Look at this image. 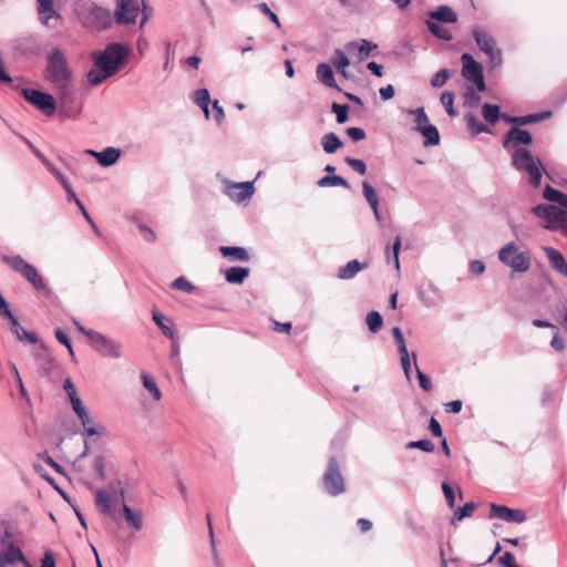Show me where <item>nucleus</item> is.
I'll return each instance as SVG.
<instances>
[{
    "mask_svg": "<svg viewBox=\"0 0 567 567\" xmlns=\"http://www.w3.org/2000/svg\"><path fill=\"white\" fill-rule=\"evenodd\" d=\"M130 48L118 42L107 44L103 51H93L91 58L94 68L87 73L89 83L96 86L114 75L125 63Z\"/></svg>",
    "mask_w": 567,
    "mask_h": 567,
    "instance_id": "nucleus-1",
    "label": "nucleus"
},
{
    "mask_svg": "<svg viewBox=\"0 0 567 567\" xmlns=\"http://www.w3.org/2000/svg\"><path fill=\"white\" fill-rule=\"evenodd\" d=\"M512 166L518 171L528 175L529 183L534 187H538L540 184L544 166L542 161L534 156L528 148L514 150L511 153Z\"/></svg>",
    "mask_w": 567,
    "mask_h": 567,
    "instance_id": "nucleus-2",
    "label": "nucleus"
},
{
    "mask_svg": "<svg viewBox=\"0 0 567 567\" xmlns=\"http://www.w3.org/2000/svg\"><path fill=\"white\" fill-rule=\"evenodd\" d=\"M43 75L54 86L72 82V71L61 49L55 48L48 54Z\"/></svg>",
    "mask_w": 567,
    "mask_h": 567,
    "instance_id": "nucleus-3",
    "label": "nucleus"
},
{
    "mask_svg": "<svg viewBox=\"0 0 567 567\" xmlns=\"http://www.w3.org/2000/svg\"><path fill=\"white\" fill-rule=\"evenodd\" d=\"M73 322H74L76 329L82 334H84L85 337L89 338L91 346L102 357L112 358V359H118L122 357L123 346L121 342L109 339L106 336H104L97 331L86 329L84 326H82L76 320H73Z\"/></svg>",
    "mask_w": 567,
    "mask_h": 567,
    "instance_id": "nucleus-4",
    "label": "nucleus"
},
{
    "mask_svg": "<svg viewBox=\"0 0 567 567\" xmlns=\"http://www.w3.org/2000/svg\"><path fill=\"white\" fill-rule=\"evenodd\" d=\"M472 37L478 49L488 58L492 69L503 65L502 49L497 47L496 39L492 34L480 27H475L472 30Z\"/></svg>",
    "mask_w": 567,
    "mask_h": 567,
    "instance_id": "nucleus-5",
    "label": "nucleus"
},
{
    "mask_svg": "<svg viewBox=\"0 0 567 567\" xmlns=\"http://www.w3.org/2000/svg\"><path fill=\"white\" fill-rule=\"evenodd\" d=\"M498 259L515 272H526L532 265L530 255L519 250L518 246L511 241L498 251Z\"/></svg>",
    "mask_w": 567,
    "mask_h": 567,
    "instance_id": "nucleus-6",
    "label": "nucleus"
},
{
    "mask_svg": "<svg viewBox=\"0 0 567 567\" xmlns=\"http://www.w3.org/2000/svg\"><path fill=\"white\" fill-rule=\"evenodd\" d=\"M223 193L233 202L243 203L248 200L255 194L254 182H231L228 178H221Z\"/></svg>",
    "mask_w": 567,
    "mask_h": 567,
    "instance_id": "nucleus-7",
    "label": "nucleus"
},
{
    "mask_svg": "<svg viewBox=\"0 0 567 567\" xmlns=\"http://www.w3.org/2000/svg\"><path fill=\"white\" fill-rule=\"evenodd\" d=\"M461 61L463 63V78L472 82L476 86L478 92L484 91L486 85L484 81L482 64L474 60V58L470 53H463L461 56Z\"/></svg>",
    "mask_w": 567,
    "mask_h": 567,
    "instance_id": "nucleus-8",
    "label": "nucleus"
},
{
    "mask_svg": "<svg viewBox=\"0 0 567 567\" xmlns=\"http://www.w3.org/2000/svg\"><path fill=\"white\" fill-rule=\"evenodd\" d=\"M323 486L330 495H339L346 491L344 480L334 457L329 460L328 470L323 475Z\"/></svg>",
    "mask_w": 567,
    "mask_h": 567,
    "instance_id": "nucleus-9",
    "label": "nucleus"
},
{
    "mask_svg": "<svg viewBox=\"0 0 567 567\" xmlns=\"http://www.w3.org/2000/svg\"><path fill=\"white\" fill-rule=\"evenodd\" d=\"M58 90V107L59 114L63 118L73 117L79 114V110L73 107L75 100V91L71 83H64L55 86Z\"/></svg>",
    "mask_w": 567,
    "mask_h": 567,
    "instance_id": "nucleus-10",
    "label": "nucleus"
},
{
    "mask_svg": "<svg viewBox=\"0 0 567 567\" xmlns=\"http://www.w3.org/2000/svg\"><path fill=\"white\" fill-rule=\"evenodd\" d=\"M38 16L42 24L58 30L63 23L62 16L54 8L53 0H38Z\"/></svg>",
    "mask_w": 567,
    "mask_h": 567,
    "instance_id": "nucleus-11",
    "label": "nucleus"
},
{
    "mask_svg": "<svg viewBox=\"0 0 567 567\" xmlns=\"http://www.w3.org/2000/svg\"><path fill=\"white\" fill-rule=\"evenodd\" d=\"M138 13L140 8L136 0H116L113 18L118 25H126L135 23Z\"/></svg>",
    "mask_w": 567,
    "mask_h": 567,
    "instance_id": "nucleus-12",
    "label": "nucleus"
},
{
    "mask_svg": "<svg viewBox=\"0 0 567 567\" xmlns=\"http://www.w3.org/2000/svg\"><path fill=\"white\" fill-rule=\"evenodd\" d=\"M4 544L6 540L2 539L3 549L0 550V567H32L18 546L12 544L6 546Z\"/></svg>",
    "mask_w": 567,
    "mask_h": 567,
    "instance_id": "nucleus-13",
    "label": "nucleus"
},
{
    "mask_svg": "<svg viewBox=\"0 0 567 567\" xmlns=\"http://www.w3.org/2000/svg\"><path fill=\"white\" fill-rule=\"evenodd\" d=\"M532 143L533 136L528 131L514 126L506 133L503 147L512 153L514 150L527 148Z\"/></svg>",
    "mask_w": 567,
    "mask_h": 567,
    "instance_id": "nucleus-14",
    "label": "nucleus"
},
{
    "mask_svg": "<svg viewBox=\"0 0 567 567\" xmlns=\"http://www.w3.org/2000/svg\"><path fill=\"white\" fill-rule=\"evenodd\" d=\"M0 258L3 264L10 267V269L21 275L35 286V267L33 265L27 262L20 255H2Z\"/></svg>",
    "mask_w": 567,
    "mask_h": 567,
    "instance_id": "nucleus-15",
    "label": "nucleus"
},
{
    "mask_svg": "<svg viewBox=\"0 0 567 567\" xmlns=\"http://www.w3.org/2000/svg\"><path fill=\"white\" fill-rule=\"evenodd\" d=\"M491 517H497L507 523H524L527 515L523 509H513L504 505H491Z\"/></svg>",
    "mask_w": 567,
    "mask_h": 567,
    "instance_id": "nucleus-16",
    "label": "nucleus"
},
{
    "mask_svg": "<svg viewBox=\"0 0 567 567\" xmlns=\"http://www.w3.org/2000/svg\"><path fill=\"white\" fill-rule=\"evenodd\" d=\"M85 153L95 157L102 167H110L120 159L122 151L120 148L110 146L101 152L86 150Z\"/></svg>",
    "mask_w": 567,
    "mask_h": 567,
    "instance_id": "nucleus-17",
    "label": "nucleus"
},
{
    "mask_svg": "<svg viewBox=\"0 0 567 567\" xmlns=\"http://www.w3.org/2000/svg\"><path fill=\"white\" fill-rule=\"evenodd\" d=\"M38 158L41 159V162L45 165L48 171L62 184L63 188L68 192L69 198L72 197L75 199L76 205L80 208L81 213H86L81 200L75 198L74 192L71 189L69 182L65 179V177L62 175V173L51 162H49L44 156H42L39 152H38Z\"/></svg>",
    "mask_w": 567,
    "mask_h": 567,
    "instance_id": "nucleus-18",
    "label": "nucleus"
},
{
    "mask_svg": "<svg viewBox=\"0 0 567 567\" xmlns=\"http://www.w3.org/2000/svg\"><path fill=\"white\" fill-rule=\"evenodd\" d=\"M377 48H378L377 44H374L365 39H361L358 41L348 42L344 47V50L349 54H353L357 52L359 54V61H363L367 56L370 55L371 51Z\"/></svg>",
    "mask_w": 567,
    "mask_h": 567,
    "instance_id": "nucleus-19",
    "label": "nucleus"
},
{
    "mask_svg": "<svg viewBox=\"0 0 567 567\" xmlns=\"http://www.w3.org/2000/svg\"><path fill=\"white\" fill-rule=\"evenodd\" d=\"M542 226L551 231H559L567 236V215H542Z\"/></svg>",
    "mask_w": 567,
    "mask_h": 567,
    "instance_id": "nucleus-20",
    "label": "nucleus"
},
{
    "mask_svg": "<svg viewBox=\"0 0 567 567\" xmlns=\"http://www.w3.org/2000/svg\"><path fill=\"white\" fill-rule=\"evenodd\" d=\"M419 299L425 307H433L441 299L439 288L431 281L419 289Z\"/></svg>",
    "mask_w": 567,
    "mask_h": 567,
    "instance_id": "nucleus-21",
    "label": "nucleus"
},
{
    "mask_svg": "<svg viewBox=\"0 0 567 567\" xmlns=\"http://www.w3.org/2000/svg\"><path fill=\"white\" fill-rule=\"evenodd\" d=\"M38 110L53 116L59 111L58 101L50 93L38 91Z\"/></svg>",
    "mask_w": 567,
    "mask_h": 567,
    "instance_id": "nucleus-22",
    "label": "nucleus"
},
{
    "mask_svg": "<svg viewBox=\"0 0 567 567\" xmlns=\"http://www.w3.org/2000/svg\"><path fill=\"white\" fill-rule=\"evenodd\" d=\"M544 251L551 267L559 274L567 277V261L565 260L564 256L558 250L551 247H545Z\"/></svg>",
    "mask_w": 567,
    "mask_h": 567,
    "instance_id": "nucleus-23",
    "label": "nucleus"
},
{
    "mask_svg": "<svg viewBox=\"0 0 567 567\" xmlns=\"http://www.w3.org/2000/svg\"><path fill=\"white\" fill-rule=\"evenodd\" d=\"M153 320L161 329L162 333L172 341L176 339V330L173 327V321L166 318L159 311H153Z\"/></svg>",
    "mask_w": 567,
    "mask_h": 567,
    "instance_id": "nucleus-24",
    "label": "nucleus"
},
{
    "mask_svg": "<svg viewBox=\"0 0 567 567\" xmlns=\"http://www.w3.org/2000/svg\"><path fill=\"white\" fill-rule=\"evenodd\" d=\"M12 45L18 53L29 54L35 48V38L32 33L22 34L13 40Z\"/></svg>",
    "mask_w": 567,
    "mask_h": 567,
    "instance_id": "nucleus-25",
    "label": "nucleus"
},
{
    "mask_svg": "<svg viewBox=\"0 0 567 567\" xmlns=\"http://www.w3.org/2000/svg\"><path fill=\"white\" fill-rule=\"evenodd\" d=\"M316 75L318 80L326 86L340 90L338 86L332 68L327 63H320L317 65Z\"/></svg>",
    "mask_w": 567,
    "mask_h": 567,
    "instance_id": "nucleus-26",
    "label": "nucleus"
},
{
    "mask_svg": "<svg viewBox=\"0 0 567 567\" xmlns=\"http://www.w3.org/2000/svg\"><path fill=\"white\" fill-rule=\"evenodd\" d=\"M9 365H10L11 370L16 371V381H17V384L19 388V396H20V399H22L24 401V403L27 405L25 409L23 410V413L32 416V400L23 384V381L20 377L19 370L13 362H10Z\"/></svg>",
    "mask_w": 567,
    "mask_h": 567,
    "instance_id": "nucleus-27",
    "label": "nucleus"
},
{
    "mask_svg": "<svg viewBox=\"0 0 567 567\" xmlns=\"http://www.w3.org/2000/svg\"><path fill=\"white\" fill-rule=\"evenodd\" d=\"M430 19L437 22L455 23L457 14L447 6H440L435 11L430 12Z\"/></svg>",
    "mask_w": 567,
    "mask_h": 567,
    "instance_id": "nucleus-28",
    "label": "nucleus"
},
{
    "mask_svg": "<svg viewBox=\"0 0 567 567\" xmlns=\"http://www.w3.org/2000/svg\"><path fill=\"white\" fill-rule=\"evenodd\" d=\"M219 251L224 257L230 258L231 260L248 261L250 258L248 251L243 247L221 246Z\"/></svg>",
    "mask_w": 567,
    "mask_h": 567,
    "instance_id": "nucleus-29",
    "label": "nucleus"
},
{
    "mask_svg": "<svg viewBox=\"0 0 567 567\" xmlns=\"http://www.w3.org/2000/svg\"><path fill=\"white\" fill-rule=\"evenodd\" d=\"M367 268V264H362L358 260H351L346 266L339 268L338 277L343 280L353 278L359 271Z\"/></svg>",
    "mask_w": 567,
    "mask_h": 567,
    "instance_id": "nucleus-30",
    "label": "nucleus"
},
{
    "mask_svg": "<svg viewBox=\"0 0 567 567\" xmlns=\"http://www.w3.org/2000/svg\"><path fill=\"white\" fill-rule=\"evenodd\" d=\"M9 320L11 323L12 332L20 341H28L31 344L35 343V332H29L23 327H21L16 316H12V318H9Z\"/></svg>",
    "mask_w": 567,
    "mask_h": 567,
    "instance_id": "nucleus-31",
    "label": "nucleus"
},
{
    "mask_svg": "<svg viewBox=\"0 0 567 567\" xmlns=\"http://www.w3.org/2000/svg\"><path fill=\"white\" fill-rule=\"evenodd\" d=\"M90 13L93 17V19L99 23V25L102 28L109 27L112 23V20H114L110 10L99 7V6H93L90 9Z\"/></svg>",
    "mask_w": 567,
    "mask_h": 567,
    "instance_id": "nucleus-32",
    "label": "nucleus"
},
{
    "mask_svg": "<svg viewBox=\"0 0 567 567\" xmlns=\"http://www.w3.org/2000/svg\"><path fill=\"white\" fill-rule=\"evenodd\" d=\"M249 275V268L230 267L225 271V278L229 284L241 285Z\"/></svg>",
    "mask_w": 567,
    "mask_h": 567,
    "instance_id": "nucleus-33",
    "label": "nucleus"
},
{
    "mask_svg": "<svg viewBox=\"0 0 567 567\" xmlns=\"http://www.w3.org/2000/svg\"><path fill=\"white\" fill-rule=\"evenodd\" d=\"M321 145L327 154H333L343 146V143L336 133L331 132L323 135Z\"/></svg>",
    "mask_w": 567,
    "mask_h": 567,
    "instance_id": "nucleus-34",
    "label": "nucleus"
},
{
    "mask_svg": "<svg viewBox=\"0 0 567 567\" xmlns=\"http://www.w3.org/2000/svg\"><path fill=\"white\" fill-rule=\"evenodd\" d=\"M193 101L197 106H199L204 111L206 118H209V91L207 89L196 90L193 95Z\"/></svg>",
    "mask_w": 567,
    "mask_h": 567,
    "instance_id": "nucleus-35",
    "label": "nucleus"
},
{
    "mask_svg": "<svg viewBox=\"0 0 567 567\" xmlns=\"http://www.w3.org/2000/svg\"><path fill=\"white\" fill-rule=\"evenodd\" d=\"M362 193L364 199L370 205L372 213H379V197L374 187L370 183L364 181L362 183Z\"/></svg>",
    "mask_w": 567,
    "mask_h": 567,
    "instance_id": "nucleus-36",
    "label": "nucleus"
},
{
    "mask_svg": "<svg viewBox=\"0 0 567 567\" xmlns=\"http://www.w3.org/2000/svg\"><path fill=\"white\" fill-rule=\"evenodd\" d=\"M482 116L488 124L494 125L501 120L502 113L497 105L484 103L482 105Z\"/></svg>",
    "mask_w": 567,
    "mask_h": 567,
    "instance_id": "nucleus-37",
    "label": "nucleus"
},
{
    "mask_svg": "<svg viewBox=\"0 0 567 567\" xmlns=\"http://www.w3.org/2000/svg\"><path fill=\"white\" fill-rule=\"evenodd\" d=\"M123 512L131 526L136 530H141L143 528V515L141 511H133L130 506L123 503Z\"/></svg>",
    "mask_w": 567,
    "mask_h": 567,
    "instance_id": "nucleus-38",
    "label": "nucleus"
},
{
    "mask_svg": "<svg viewBox=\"0 0 567 567\" xmlns=\"http://www.w3.org/2000/svg\"><path fill=\"white\" fill-rule=\"evenodd\" d=\"M419 133L425 138L424 146H435L440 144V133L434 125L427 124L425 127H422Z\"/></svg>",
    "mask_w": 567,
    "mask_h": 567,
    "instance_id": "nucleus-39",
    "label": "nucleus"
},
{
    "mask_svg": "<svg viewBox=\"0 0 567 567\" xmlns=\"http://www.w3.org/2000/svg\"><path fill=\"white\" fill-rule=\"evenodd\" d=\"M63 390L65 391L72 409L83 403L79 396L75 385L70 377H66L63 381Z\"/></svg>",
    "mask_w": 567,
    "mask_h": 567,
    "instance_id": "nucleus-40",
    "label": "nucleus"
},
{
    "mask_svg": "<svg viewBox=\"0 0 567 567\" xmlns=\"http://www.w3.org/2000/svg\"><path fill=\"white\" fill-rule=\"evenodd\" d=\"M402 246V238L401 236H396L392 249L389 248L385 251V258L388 262L393 261L395 269L400 270V260H399V254Z\"/></svg>",
    "mask_w": 567,
    "mask_h": 567,
    "instance_id": "nucleus-41",
    "label": "nucleus"
},
{
    "mask_svg": "<svg viewBox=\"0 0 567 567\" xmlns=\"http://www.w3.org/2000/svg\"><path fill=\"white\" fill-rule=\"evenodd\" d=\"M141 380H142L143 386L152 394L154 400L159 401L162 399V391L157 386L155 380L146 373L141 374Z\"/></svg>",
    "mask_w": 567,
    "mask_h": 567,
    "instance_id": "nucleus-42",
    "label": "nucleus"
},
{
    "mask_svg": "<svg viewBox=\"0 0 567 567\" xmlns=\"http://www.w3.org/2000/svg\"><path fill=\"white\" fill-rule=\"evenodd\" d=\"M318 186L320 187H334V186H342L344 188H349L348 182L341 177V176H323L318 181Z\"/></svg>",
    "mask_w": 567,
    "mask_h": 567,
    "instance_id": "nucleus-43",
    "label": "nucleus"
},
{
    "mask_svg": "<svg viewBox=\"0 0 567 567\" xmlns=\"http://www.w3.org/2000/svg\"><path fill=\"white\" fill-rule=\"evenodd\" d=\"M544 197L549 202L558 203L561 206L567 207V195L563 194L561 192H559L550 186H547L545 188Z\"/></svg>",
    "mask_w": 567,
    "mask_h": 567,
    "instance_id": "nucleus-44",
    "label": "nucleus"
},
{
    "mask_svg": "<svg viewBox=\"0 0 567 567\" xmlns=\"http://www.w3.org/2000/svg\"><path fill=\"white\" fill-rule=\"evenodd\" d=\"M426 25H427L429 30L431 31V33L433 35H435L436 38L445 40V41H450L452 39L450 31L447 29H444L441 25H439V23L435 22V20H431V19L427 20Z\"/></svg>",
    "mask_w": 567,
    "mask_h": 567,
    "instance_id": "nucleus-45",
    "label": "nucleus"
},
{
    "mask_svg": "<svg viewBox=\"0 0 567 567\" xmlns=\"http://www.w3.org/2000/svg\"><path fill=\"white\" fill-rule=\"evenodd\" d=\"M408 113L414 115L416 124L415 130L417 132H421L422 127H425L427 124H430L429 116L425 113L424 107L408 110Z\"/></svg>",
    "mask_w": 567,
    "mask_h": 567,
    "instance_id": "nucleus-46",
    "label": "nucleus"
},
{
    "mask_svg": "<svg viewBox=\"0 0 567 567\" xmlns=\"http://www.w3.org/2000/svg\"><path fill=\"white\" fill-rule=\"evenodd\" d=\"M474 509H475V504L473 502H468L463 507H458L457 509L454 511L452 524H455L456 522H461L465 517L472 516Z\"/></svg>",
    "mask_w": 567,
    "mask_h": 567,
    "instance_id": "nucleus-47",
    "label": "nucleus"
},
{
    "mask_svg": "<svg viewBox=\"0 0 567 567\" xmlns=\"http://www.w3.org/2000/svg\"><path fill=\"white\" fill-rule=\"evenodd\" d=\"M467 126L473 134L489 133V128L481 123L473 114L466 115Z\"/></svg>",
    "mask_w": 567,
    "mask_h": 567,
    "instance_id": "nucleus-48",
    "label": "nucleus"
},
{
    "mask_svg": "<svg viewBox=\"0 0 567 567\" xmlns=\"http://www.w3.org/2000/svg\"><path fill=\"white\" fill-rule=\"evenodd\" d=\"M367 324L373 333L378 332L383 324L382 316L378 311H371L367 316Z\"/></svg>",
    "mask_w": 567,
    "mask_h": 567,
    "instance_id": "nucleus-49",
    "label": "nucleus"
},
{
    "mask_svg": "<svg viewBox=\"0 0 567 567\" xmlns=\"http://www.w3.org/2000/svg\"><path fill=\"white\" fill-rule=\"evenodd\" d=\"M346 50H336L332 59V63L337 71H342L343 69H347L350 65V60L346 54Z\"/></svg>",
    "mask_w": 567,
    "mask_h": 567,
    "instance_id": "nucleus-50",
    "label": "nucleus"
},
{
    "mask_svg": "<svg viewBox=\"0 0 567 567\" xmlns=\"http://www.w3.org/2000/svg\"><path fill=\"white\" fill-rule=\"evenodd\" d=\"M72 410L78 416L83 427L93 424L94 420L91 417L89 411L86 410L83 403L79 404L78 406H74Z\"/></svg>",
    "mask_w": 567,
    "mask_h": 567,
    "instance_id": "nucleus-51",
    "label": "nucleus"
},
{
    "mask_svg": "<svg viewBox=\"0 0 567 567\" xmlns=\"http://www.w3.org/2000/svg\"><path fill=\"white\" fill-rule=\"evenodd\" d=\"M550 115H551V112L546 111V112H542V113L529 114L526 116H519L518 125H527V124L536 123V122H539V121L550 117Z\"/></svg>",
    "mask_w": 567,
    "mask_h": 567,
    "instance_id": "nucleus-52",
    "label": "nucleus"
},
{
    "mask_svg": "<svg viewBox=\"0 0 567 567\" xmlns=\"http://www.w3.org/2000/svg\"><path fill=\"white\" fill-rule=\"evenodd\" d=\"M171 287L187 293H193L195 291V286L184 277H178L173 280Z\"/></svg>",
    "mask_w": 567,
    "mask_h": 567,
    "instance_id": "nucleus-53",
    "label": "nucleus"
},
{
    "mask_svg": "<svg viewBox=\"0 0 567 567\" xmlns=\"http://www.w3.org/2000/svg\"><path fill=\"white\" fill-rule=\"evenodd\" d=\"M348 110L349 106L347 104L333 102L331 105V111L337 115V122L339 124H344L348 121Z\"/></svg>",
    "mask_w": 567,
    "mask_h": 567,
    "instance_id": "nucleus-54",
    "label": "nucleus"
},
{
    "mask_svg": "<svg viewBox=\"0 0 567 567\" xmlns=\"http://www.w3.org/2000/svg\"><path fill=\"white\" fill-rule=\"evenodd\" d=\"M96 505L101 507L104 513L111 512V495L105 491L96 492Z\"/></svg>",
    "mask_w": 567,
    "mask_h": 567,
    "instance_id": "nucleus-55",
    "label": "nucleus"
},
{
    "mask_svg": "<svg viewBox=\"0 0 567 567\" xmlns=\"http://www.w3.org/2000/svg\"><path fill=\"white\" fill-rule=\"evenodd\" d=\"M453 102H454V93H452L450 91H446V92L442 93V95H441V103L445 107V111H446V113L450 116H455L456 115V112H455V110L453 107Z\"/></svg>",
    "mask_w": 567,
    "mask_h": 567,
    "instance_id": "nucleus-56",
    "label": "nucleus"
},
{
    "mask_svg": "<svg viewBox=\"0 0 567 567\" xmlns=\"http://www.w3.org/2000/svg\"><path fill=\"white\" fill-rule=\"evenodd\" d=\"M412 358H413V363L415 365V371H416V374H417L420 386L424 391L427 392V391H430L432 389V383L429 380V378L417 367V364H416V353L415 352L412 353Z\"/></svg>",
    "mask_w": 567,
    "mask_h": 567,
    "instance_id": "nucleus-57",
    "label": "nucleus"
},
{
    "mask_svg": "<svg viewBox=\"0 0 567 567\" xmlns=\"http://www.w3.org/2000/svg\"><path fill=\"white\" fill-rule=\"evenodd\" d=\"M450 79V71L447 69H441L431 79V85L433 87L443 86Z\"/></svg>",
    "mask_w": 567,
    "mask_h": 567,
    "instance_id": "nucleus-58",
    "label": "nucleus"
},
{
    "mask_svg": "<svg viewBox=\"0 0 567 567\" xmlns=\"http://www.w3.org/2000/svg\"><path fill=\"white\" fill-rule=\"evenodd\" d=\"M406 449H419L423 452L431 453L434 451L435 446L433 442L430 440H419V441H412L408 443Z\"/></svg>",
    "mask_w": 567,
    "mask_h": 567,
    "instance_id": "nucleus-59",
    "label": "nucleus"
},
{
    "mask_svg": "<svg viewBox=\"0 0 567 567\" xmlns=\"http://www.w3.org/2000/svg\"><path fill=\"white\" fill-rule=\"evenodd\" d=\"M344 162L358 174L364 175L367 173V165L362 159L346 157Z\"/></svg>",
    "mask_w": 567,
    "mask_h": 567,
    "instance_id": "nucleus-60",
    "label": "nucleus"
},
{
    "mask_svg": "<svg viewBox=\"0 0 567 567\" xmlns=\"http://www.w3.org/2000/svg\"><path fill=\"white\" fill-rule=\"evenodd\" d=\"M392 337L395 340V342L398 343L399 353L408 352V348H406V343H405L403 333L399 327H394L392 329Z\"/></svg>",
    "mask_w": 567,
    "mask_h": 567,
    "instance_id": "nucleus-61",
    "label": "nucleus"
},
{
    "mask_svg": "<svg viewBox=\"0 0 567 567\" xmlns=\"http://www.w3.org/2000/svg\"><path fill=\"white\" fill-rule=\"evenodd\" d=\"M399 355H400V361H401V365L403 368L404 374L408 380H411V367H412L413 358H412V355H410L409 351L405 353L404 352L399 353Z\"/></svg>",
    "mask_w": 567,
    "mask_h": 567,
    "instance_id": "nucleus-62",
    "label": "nucleus"
},
{
    "mask_svg": "<svg viewBox=\"0 0 567 567\" xmlns=\"http://www.w3.org/2000/svg\"><path fill=\"white\" fill-rule=\"evenodd\" d=\"M45 298L50 302L54 301L52 291L43 284V280L38 276V299Z\"/></svg>",
    "mask_w": 567,
    "mask_h": 567,
    "instance_id": "nucleus-63",
    "label": "nucleus"
},
{
    "mask_svg": "<svg viewBox=\"0 0 567 567\" xmlns=\"http://www.w3.org/2000/svg\"><path fill=\"white\" fill-rule=\"evenodd\" d=\"M257 7L260 10V12L269 17V19L276 24L277 28L281 27L278 16L274 11H271L267 3L261 2Z\"/></svg>",
    "mask_w": 567,
    "mask_h": 567,
    "instance_id": "nucleus-64",
    "label": "nucleus"
}]
</instances>
